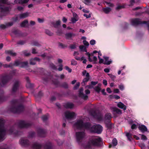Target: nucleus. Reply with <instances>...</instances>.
<instances>
[{"instance_id":"473e14b6","label":"nucleus","mask_w":149,"mask_h":149,"mask_svg":"<svg viewBox=\"0 0 149 149\" xmlns=\"http://www.w3.org/2000/svg\"><path fill=\"white\" fill-rule=\"evenodd\" d=\"M126 135L127 136L128 140L129 141H131V139H132V134L129 133H127L126 134Z\"/></svg>"},{"instance_id":"680f3d73","label":"nucleus","mask_w":149,"mask_h":149,"mask_svg":"<svg viewBox=\"0 0 149 149\" xmlns=\"http://www.w3.org/2000/svg\"><path fill=\"white\" fill-rule=\"evenodd\" d=\"M98 83V81H92L91 82V85L94 86L97 84Z\"/></svg>"},{"instance_id":"37998d69","label":"nucleus","mask_w":149,"mask_h":149,"mask_svg":"<svg viewBox=\"0 0 149 149\" xmlns=\"http://www.w3.org/2000/svg\"><path fill=\"white\" fill-rule=\"evenodd\" d=\"M45 32L46 34L49 36H52L53 35V33L48 30H46Z\"/></svg>"},{"instance_id":"de8ad7c7","label":"nucleus","mask_w":149,"mask_h":149,"mask_svg":"<svg viewBox=\"0 0 149 149\" xmlns=\"http://www.w3.org/2000/svg\"><path fill=\"white\" fill-rule=\"evenodd\" d=\"M7 27L6 24V25L2 24L0 25V29H4Z\"/></svg>"},{"instance_id":"e433bc0d","label":"nucleus","mask_w":149,"mask_h":149,"mask_svg":"<svg viewBox=\"0 0 149 149\" xmlns=\"http://www.w3.org/2000/svg\"><path fill=\"white\" fill-rule=\"evenodd\" d=\"M23 53L25 56H28L31 55V54L29 52H28V51L25 50L23 52Z\"/></svg>"},{"instance_id":"7ed1b4c3","label":"nucleus","mask_w":149,"mask_h":149,"mask_svg":"<svg viewBox=\"0 0 149 149\" xmlns=\"http://www.w3.org/2000/svg\"><path fill=\"white\" fill-rule=\"evenodd\" d=\"M90 143L93 146L100 147L103 144L102 140L100 137L95 138L90 141Z\"/></svg>"},{"instance_id":"2eb2a0df","label":"nucleus","mask_w":149,"mask_h":149,"mask_svg":"<svg viewBox=\"0 0 149 149\" xmlns=\"http://www.w3.org/2000/svg\"><path fill=\"white\" fill-rule=\"evenodd\" d=\"M139 130L142 132H144L148 131V129L146 126L143 125H139L138 127Z\"/></svg>"},{"instance_id":"a878e982","label":"nucleus","mask_w":149,"mask_h":149,"mask_svg":"<svg viewBox=\"0 0 149 149\" xmlns=\"http://www.w3.org/2000/svg\"><path fill=\"white\" fill-rule=\"evenodd\" d=\"M28 21L27 20H25L22 22L20 24V26L22 27H26L28 26Z\"/></svg>"},{"instance_id":"a211bd4d","label":"nucleus","mask_w":149,"mask_h":149,"mask_svg":"<svg viewBox=\"0 0 149 149\" xmlns=\"http://www.w3.org/2000/svg\"><path fill=\"white\" fill-rule=\"evenodd\" d=\"M117 106L119 108L123 109L124 111L125 110L127 109L126 106L121 102H119L117 104Z\"/></svg>"},{"instance_id":"8fccbe9b","label":"nucleus","mask_w":149,"mask_h":149,"mask_svg":"<svg viewBox=\"0 0 149 149\" xmlns=\"http://www.w3.org/2000/svg\"><path fill=\"white\" fill-rule=\"evenodd\" d=\"M91 2V0H84V2L85 4L87 5H88Z\"/></svg>"},{"instance_id":"2f4dec72","label":"nucleus","mask_w":149,"mask_h":149,"mask_svg":"<svg viewBox=\"0 0 149 149\" xmlns=\"http://www.w3.org/2000/svg\"><path fill=\"white\" fill-rule=\"evenodd\" d=\"M61 21L59 20H58L56 22H54L53 24L54 27L55 28H58L59 25H60Z\"/></svg>"},{"instance_id":"13d9d810","label":"nucleus","mask_w":149,"mask_h":149,"mask_svg":"<svg viewBox=\"0 0 149 149\" xmlns=\"http://www.w3.org/2000/svg\"><path fill=\"white\" fill-rule=\"evenodd\" d=\"M25 43V42L23 41L20 40L17 43V44L23 45Z\"/></svg>"},{"instance_id":"423d86ee","label":"nucleus","mask_w":149,"mask_h":149,"mask_svg":"<svg viewBox=\"0 0 149 149\" xmlns=\"http://www.w3.org/2000/svg\"><path fill=\"white\" fill-rule=\"evenodd\" d=\"M90 113L92 116L98 120L101 121L103 120L102 116L100 113L97 112L93 110L91 111Z\"/></svg>"},{"instance_id":"b1692460","label":"nucleus","mask_w":149,"mask_h":149,"mask_svg":"<svg viewBox=\"0 0 149 149\" xmlns=\"http://www.w3.org/2000/svg\"><path fill=\"white\" fill-rule=\"evenodd\" d=\"M29 14V13L28 12L21 14L19 15V17L20 19L28 17Z\"/></svg>"},{"instance_id":"49530a36","label":"nucleus","mask_w":149,"mask_h":149,"mask_svg":"<svg viewBox=\"0 0 149 149\" xmlns=\"http://www.w3.org/2000/svg\"><path fill=\"white\" fill-rule=\"evenodd\" d=\"M48 118V117L46 115H44L42 117V119L44 122L46 121L47 120Z\"/></svg>"},{"instance_id":"aec40b11","label":"nucleus","mask_w":149,"mask_h":149,"mask_svg":"<svg viewBox=\"0 0 149 149\" xmlns=\"http://www.w3.org/2000/svg\"><path fill=\"white\" fill-rule=\"evenodd\" d=\"M74 104L70 102H68L64 105V107L67 109H71L74 107Z\"/></svg>"},{"instance_id":"c9c22d12","label":"nucleus","mask_w":149,"mask_h":149,"mask_svg":"<svg viewBox=\"0 0 149 149\" xmlns=\"http://www.w3.org/2000/svg\"><path fill=\"white\" fill-rule=\"evenodd\" d=\"M118 143L117 140L116 138H114L113 139L112 141V143L113 146H116Z\"/></svg>"},{"instance_id":"f704fd0d","label":"nucleus","mask_w":149,"mask_h":149,"mask_svg":"<svg viewBox=\"0 0 149 149\" xmlns=\"http://www.w3.org/2000/svg\"><path fill=\"white\" fill-rule=\"evenodd\" d=\"M79 96L85 100H87L88 98V96L87 95H85L84 94L83 95H80Z\"/></svg>"},{"instance_id":"0eeeda50","label":"nucleus","mask_w":149,"mask_h":149,"mask_svg":"<svg viewBox=\"0 0 149 149\" xmlns=\"http://www.w3.org/2000/svg\"><path fill=\"white\" fill-rule=\"evenodd\" d=\"M20 85L19 81L18 80H15L14 81L11 93L13 94L18 90Z\"/></svg>"},{"instance_id":"f3484780","label":"nucleus","mask_w":149,"mask_h":149,"mask_svg":"<svg viewBox=\"0 0 149 149\" xmlns=\"http://www.w3.org/2000/svg\"><path fill=\"white\" fill-rule=\"evenodd\" d=\"M20 144L22 146H26L29 144V141L26 138H22L21 139Z\"/></svg>"},{"instance_id":"7c9ffc66","label":"nucleus","mask_w":149,"mask_h":149,"mask_svg":"<svg viewBox=\"0 0 149 149\" xmlns=\"http://www.w3.org/2000/svg\"><path fill=\"white\" fill-rule=\"evenodd\" d=\"M102 10L104 13L106 14L108 13L111 10V8L109 7L104 8Z\"/></svg>"},{"instance_id":"bb28decb","label":"nucleus","mask_w":149,"mask_h":149,"mask_svg":"<svg viewBox=\"0 0 149 149\" xmlns=\"http://www.w3.org/2000/svg\"><path fill=\"white\" fill-rule=\"evenodd\" d=\"M8 8L7 7H5L4 6L0 5V11L1 12H4L7 11Z\"/></svg>"},{"instance_id":"cd10ccee","label":"nucleus","mask_w":149,"mask_h":149,"mask_svg":"<svg viewBox=\"0 0 149 149\" xmlns=\"http://www.w3.org/2000/svg\"><path fill=\"white\" fill-rule=\"evenodd\" d=\"M26 79L27 81V83L26 84V86L27 88H31L33 86V85L30 83L28 78H26Z\"/></svg>"},{"instance_id":"c85d7f7f","label":"nucleus","mask_w":149,"mask_h":149,"mask_svg":"<svg viewBox=\"0 0 149 149\" xmlns=\"http://www.w3.org/2000/svg\"><path fill=\"white\" fill-rule=\"evenodd\" d=\"M90 78L85 77L83 79L81 84L83 86H85L86 84V83L89 80Z\"/></svg>"},{"instance_id":"6e6d98bb","label":"nucleus","mask_w":149,"mask_h":149,"mask_svg":"<svg viewBox=\"0 0 149 149\" xmlns=\"http://www.w3.org/2000/svg\"><path fill=\"white\" fill-rule=\"evenodd\" d=\"M137 126L135 124H133L131 126V129L132 130L136 129L137 128Z\"/></svg>"},{"instance_id":"ddd939ff","label":"nucleus","mask_w":149,"mask_h":149,"mask_svg":"<svg viewBox=\"0 0 149 149\" xmlns=\"http://www.w3.org/2000/svg\"><path fill=\"white\" fill-rule=\"evenodd\" d=\"M12 32L14 34L18 36H24L26 35V34H24L19 30L17 29L13 30Z\"/></svg>"},{"instance_id":"58836bf2","label":"nucleus","mask_w":149,"mask_h":149,"mask_svg":"<svg viewBox=\"0 0 149 149\" xmlns=\"http://www.w3.org/2000/svg\"><path fill=\"white\" fill-rule=\"evenodd\" d=\"M108 75L111 78V79L113 81H114L116 78V77L115 76L113 75L112 74H108Z\"/></svg>"},{"instance_id":"4d7b16f0","label":"nucleus","mask_w":149,"mask_h":149,"mask_svg":"<svg viewBox=\"0 0 149 149\" xmlns=\"http://www.w3.org/2000/svg\"><path fill=\"white\" fill-rule=\"evenodd\" d=\"M118 87L122 91L124 89V87L123 85L120 84L118 86Z\"/></svg>"},{"instance_id":"f257e3e1","label":"nucleus","mask_w":149,"mask_h":149,"mask_svg":"<svg viewBox=\"0 0 149 149\" xmlns=\"http://www.w3.org/2000/svg\"><path fill=\"white\" fill-rule=\"evenodd\" d=\"M77 124L79 129L80 130L85 129L89 130L91 131L92 126L90 123L88 122L84 123L82 120H80L77 122Z\"/></svg>"},{"instance_id":"5701e85b","label":"nucleus","mask_w":149,"mask_h":149,"mask_svg":"<svg viewBox=\"0 0 149 149\" xmlns=\"http://www.w3.org/2000/svg\"><path fill=\"white\" fill-rule=\"evenodd\" d=\"M5 52L6 54H9L12 56H15L17 55L16 53L14 52L12 50L6 51Z\"/></svg>"},{"instance_id":"dca6fc26","label":"nucleus","mask_w":149,"mask_h":149,"mask_svg":"<svg viewBox=\"0 0 149 149\" xmlns=\"http://www.w3.org/2000/svg\"><path fill=\"white\" fill-rule=\"evenodd\" d=\"M112 118L111 115L110 113H107L105 115L104 122L105 121H111V120Z\"/></svg>"},{"instance_id":"69168bd1","label":"nucleus","mask_w":149,"mask_h":149,"mask_svg":"<svg viewBox=\"0 0 149 149\" xmlns=\"http://www.w3.org/2000/svg\"><path fill=\"white\" fill-rule=\"evenodd\" d=\"M13 65L12 64H10L9 65L5 64L3 65V66L5 68H8L11 67Z\"/></svg>"},{"instance_id":"ea45409f","label":"nucleus","mask_w":149,"mask_h":149,"mask_svg":"<svg viewBox=\"0 0 149 149\" xmlns=\"http://www.w3.org/2000/svg\"><path fill=\"white\" fill-rule=\"evenodd\" d=\"M94 89L95 91L98 93H99L100 92L101 90L100 88L98 86H97L95 87L94 88Z\"/></svg>"},{"instance_id":"052dcab7","label":"nucleus","mask_w":149,"mask_h":149,"mask_svg":"<svg viewBox=\"0 0 149 149\" xmlns=\"http://www.w3.org/2000/svg\"><path fill=\"white\" fill-rule=\"evenodd\" d=\"M20 62H19L18 61H15L14 65L17 66L19 65H20Z\"/></svg>"},{"instance_id":"39448f33","label":"nucleus","mask_w":149,"mask_h":149,"mask_svg":"<svg viewBox=\"0 0 149 149\" xmlns=\"http://www.w3.org/2000/svg\"><path fill=\"white\" fill-rule=\"evenodd\" d=\"M24 109L22 105L18 106L15 103L13 107L10 109L11 111L14 113H19L22 111Z\"/></svg>"},{"instance_id":"bf43d9fd","label":"nucleus","mask_w":149,"mask_h":149,"mask_svg":"<svg viewBox=\"0 0 149 149\" xmlns=\"http://www.w3.org/2000/svg\"><path fill=\"white\" fill-rule=\"evenodd\" d=\"M62 86L64 88H67L68 87V84H67L66 83L64 82L63 84L62 85Z\"/></svg>"},{"instance_id":"79ce46f5","label":"nucleus","mask_w":149,"mask_h":149,"mask_svg":"<svg viewBox=\"0 0 149 149\" xmlns=\"http://www.w3.org/2000/svg\"><path fill=\"white\" fill-rule=\"evenodd\" d=\"M65 36L66 38L67 39H69L72 37V34L70 33H66Z\"/></svg>"},{"instance_id":"6e6552de","label":"nucleus","mask_w":149,"mask_h":149,"mask_svg":"<svg viewBox=\"0 0 149 149\" xmlns=\"http://www.w3.org/2000/svg\"><path fill=\"white\" fill-rule=\"evenodd\" d=\"M64 114L65 118L69 120H72L74 116V112L67 111L64 113Z\"/></svg>"},{"instance_id":"774afa93","label":"nucleus","mask_w":149,"mask_h":149,"mask_svg":"<svg viewBox=\"0 0 149 149\" xmlns=\"http://www.w3.org/2000/svg\"><path fill=\"white\" fill-rule=\"evenodd\" d=\"M130 6H132L134 5V3H135L134 0H131L130 1Z\"/></svg>"},{"instance_id":"a18cd8bd","label":"nucleus","mask_w":149,"mask_h":149,"mask_svg":"<svg viewBox=\"0 0 149 149\" xmlns=\"http://www.w3.org/2000/svg\"><path fill=\"white\" fill-rule=\"evenodd\" d=\"M112 62V61L111 59H110L109 60H108L106 62H104L103 63L105 65H110Z\"/></svg>"},{"instance_id":"9d476101","label":"nucleus","mask_w":149,"mask_h":149,"mask_svg":"<svg viewBox=\"0 0 149 149\" xmlns=\"http://www.w3.org/2000/svg\"><path fill=\"white\" fill-rule=\"evenodd\" d=\"M11 77L8 75L4 74L1 77L0 79L3 85L6 84L10 79Z\"/></svg>"},{"instance_id":"72a5a7b5","label":"nucleus","mask_w":149,"mask_h":149,"mask_svg":"<svg viewBox=\"0 0 149 149\" xmlns=\"http://www.w3.org/2000/svg\"><path fill=\"white\" fill-rule=\"evenodd\" d=\"M28 62L27 61L20 62V65L21 67H23L27 65Z\"/></svg>"},{"instance_id":"603ef678","label":"nucleus","mask_w":149,"mask_h":149,"mask_svg":"<svg viewBox=\"0 0 149 149\" xmlns=\"http://www.w3.org/2000/svg\"><path fill=\"white\" fill-rule=\"evenodd\" d=\"M83 43L86 46H88L89 45L88 42L86 40H84L83 41Z\"/></svg>"},{"instance_id":"09e8293b","label":"nucleus","mask_w":149,"mask_h":149,"mask_svg":"<svg viewBox=\"0 0 149 149\" xmlns=\"http://www.w3.org/2000/svg\"><path fill=\"white\" fill-rule=\"evenodd\" d=\"M86 47L84 46L83 45H80L79 46V48L80 49V50L81 52H83L84 50V48H85Z\"/></svg>"},{"instance_id":"6ab92c4d","label":"nucleus","mask_w":149,"mask_h":149,"mask_svg":"<svg viewBox=\"0 0 149 149\" xmlns=\"http://www.w3.org/2000/svg\"><path fill=\"white\" fill-rule=\"evenodd\" d=\"M32 147L33 149H40L41 147V145L38 143H34Z\"/></svg>"},{"instance_id":"864d4df0","label":"nucleus","mask_w":149,"mask_h":149,"mask_svg":"<svg viewBox=\"0 0 149 149\" xmlns=\"http://www.w3.org/2000/svg\"><path fill=\"white\" fill-rule=\"evenodd\" d=\"M31 61H40V59L38 57H35L33 58H31Z\"/></svg>"},{"instance_id":"4be33fe9","label":"nucleus","mask_w":149,"mask_h":149,"mask_svg":"<svg viewBox=\"0 0 149 149\" xmlns=\"http://www.w3.org/2000/svg\"><path fill=\"white\" fill-rule=\"evenodd\" d=\"M29 0H15L14 1L15 3L18 4H23L24 3H26L28 2Z\"/></svg>"},{"instance_id":"0e129e2a","label":"nucleus","mask_w":149,"mask_h":149,"mask_svg":"<svg viewBox=\"0 0 149 149\" xmlns=\"http://www.w3.org/2000/svg\"><path fill=\"white\" fill-rule=\"evenodd\" d=\"M30 63L31 65H34L36 64V62L35 61H32L31 59L30 60Z\"/></svg>"},{"instance_id":"e2e57ef3","label":"nucleus","mask_w":149,"mask_h":149,"mask_svg":"<svg viewBox=\"0 0 149 149\" xmlns=\"http://www.w3.org/2000/svg\"><path fill=\"white\" fill-rule=\"evenodd\" d=\"M83 16L86 17L87 18H89L91 17V15L90 14H89L88 15L84 14L83 15Z\"/></svg>"},{"instance_id":"f8f14e48","label":"nucleus","mask_w":149,"mask_h":149,"mask_svg":"<svg viewBox=\"0 0 149 149\" xmlns=\"http://www.w3.org/2000/svg\"><path fill=\"white\" fill-rule=\"evenodd\" d=\"M47 131L42 128H39L38 129L37 133L38 135L40 136L44 137Z\"/></svg>"},{"instance_id":"4468645a","label":"nucleus","mask_w":149,"mask_h":149,"mask_svg":"<svg viewBox=\"0 0 149 149\" xmlns=\"http://www.w3.org/2000/svg\"><path fill=\"white\" fill-rule=\"evenodd\" d=\"M30 125V124L29 123H26L24 121H21L19 122L18 126L21 128L27 127Z\"/></svg>"},{"instance_id":"a19ab883","label":"nucleus","mask_w":149,"mask_h":149,"mask_svg":"<svg viewBox=\"0 0 149 149\" xmlns=\"http://www.w3.org/2000/svg\"><path fill=\"white\" fill-rule=\"evenodd\" d=\"M84 89L82 87L81 88L79 91V96L81 95H83L84 94L83 93Z\"/></svg>"},{"instance_id":"5fc2aeb1","label":"nucleus","mask_w":149,"mask_h":149,"mask_svg":"<svg viewBox=\"0 0 149 149\" xmlns=\"http://www.w3.org/2000/svg\"><path fill=\"white\" fill-rule=\"evenodd\" d=\"M141 139L142 140H147V138L146 136L142 134L141 135Z\"/></svg>"},{"instance_id":"c756f323","label":"nucleus","mask_w":149,"mask_h":149,"mask_svg":"<svg viewBox=\"0 0 149 149\" xmlns=\"http://www.w3.org/2000/svg\"><path fill=\"white\" fill-rule=\"evenodd\" d=\"M16 127V125H15L14 126L11 127L9 130V132L10 133L12 134L13 133L15 134H17L16 133L15 130H14V129H15Z\"/></svg>"},{"instance_id":"4c0bfd02","label":"nucleus","mask_w":149,"mask_h":149,"mask_svg":"<svg viewBox=\"0 0 149 149\" xmlns=\"http://www.w3.org/2000/svg\"><path fill=\"white\" fill-rule=\"evenodd\" d=\"M32 44L33 45L39 46H40V45L38 42L36 41H33L32 42Z\"/></svg>"},{"instance_id":"c03bdc74","label":"nucleus","mask_w":149,"mask_h":149,"mask_svg":"<svg viewBox=\"0 0 149 149\" xmlns=\"http://www.w3.org/2000/svg\"><path fill=\"white\" fill-rule=\"evenodd\" d=\"M125 8L124 5H118L116 8V10H119L122 8Z\"/></svg>"},{"instance_id":"1a4fd4ad","label":"nucleus","mask_w":149,"mask_h":149,"mask_svg":"<svg viewBox=\"0 0 149 149\" xmlns=\"http://www.w3.org/2000/svg\"><path fill=\"white\" fill-rule=\"evenodd\" d=\"M146 21H141L139 20V19L137 18H135L132 21V24L133 25L136 26L142 24H147Z\"/></svg>"},{"instance_id":"f03ea898","label":"nucleus","mask_w":149,"mask_h":149,"mask_svg":"<svg viewBox=\"0 0 149 149\" xmlns=\"http://www.w3.org/2000/svg\"><path fill=\"white\" fill-rule=\"evenodd\" d=\"M4 121L0 119V141L4 140L6 134V130L3 126Z\"/></svg>"},{"instance_id":"3c124183","label":"nucleus","mask_w":149,"mask_h":149,"mask_svg":"<svg viewBox=\"0 0 149 149\" xmlns=\"http://www.w3.org/2000/svg\"><path fill=\"white\" fill-rule=\"evenodd\" d=\"M96 41L94 40H92L90 41V44L92 45H94L95 44Z\"/></svg>"},{"instance_id":"412c9836","label":"nucleus","mask_w":149,"mask_h":149,"mask_svg":"<svg viewBox=\"0 0 149 149\" xmlns=\"http://www.w3.org/2000/svg\"><path fill=\"white\" fill-rule=\"evenodd\" d=\"M106 127L109 129H111L112 128V125L111 121H105L104 122Z\"/></svg>"},{"instance_id":"20e7f679","label":"nucleus","mask_w":149,"mask_h":149,"mask_svg":"<svg viewBox=\"0 0 149 149\" xmlns=\"http://www.w3.org/2000/svg\"><path fill=\"white\" fill-rule=\"evenodd\" d=\"M103 127L99 124L93 125L92 126L91 130V132L92 133H95L97 134H100L102 131Z\"/></svg>"},{"instance_id":"338daca9","label":"nucleus","mask_w":149,"mask_h":149,"mask_svg":"<svg viewBox=\"0 0 149 149\" xmlns=\"http://www.w3.org/2000/svg\"><path fill=\"white\" fill-rule=\"evenodd\" d=\"M32 53L33 54H37L38 53V52L36 51V49L34 48L32 49Z\"/></svg>"},{"instance_id":"393cba45","label":"nucleus","mask_w":149,"mask_h":149,"mask_svg":"<svg viewBox=\"0 0 149 149\" xmlns=\"http://www.w3.org/2000/svg\"><path fill=\"white\" fill-rule=\"evenodd\" d=\"M113 111V112H116L118 114H121L122 113L121 110L116 107H113L112 108Z\"/></svg>"},{"instance_id":"9b49d317","label":"nucleus","mask_w":149,"mask_h":149,"mask_svg":"<svg viewBox=\"0 0 149 149\" xmlns=\"http://www.w3.org/2000/svg\"><path fill=\"white\" fill-rule=\"evenodd\" d=\"M77 139L78 141H79L84 138L85 135L84 131L79 132L76 133Z\"/></svg>"}]
</instances>
